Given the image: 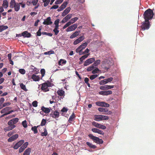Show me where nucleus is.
Masks as SVG:
<instances>
[{"instance_id": "1", "label": "nucleus", "mask_w": 155, "mask_h": 155, "mask_svg": "<svg viewBox=\"0 0 155 155\" xmlns=\"http://www.w3.org/2000/svg\"><path fill=\"white\" fill-rule=\"evenodd\" d=\"M153 15V11L150 8L146 10L143 14V18L146 21H148L152 19Z\"/></svg>"}, {"instance_id": "2", "label": "nucleus", "mask_w": 155, "mask_h": 155, "mask_svg": "<svg viewBox=\"0 0 155 155\" xmlns=\"http://www.w3.org/2000/svg\"><path fill=\"white\" fill-rule=\"evenodd\" d=\"M88 136L94 141L97 143L101 144H102L103 143V140L99 138L98 137L94 136L92 134H89Z\"/></svg>"}, {"instance_id": "3", "label": "nucleus", "mask_w": 155, "mask_h": 155, "mask_svg": "<svg viewBox=\"0 0 155 155\" xmlns=\"http://www.w3.org/2000/svg\"><path fill=\"white\" fill-rule=\"evenodd\" d=\"M94 116V120L97 121L102 120H107L109 119V117L106 116L95 115Z\"/></svg>"}, {"instance_id": "4", "label": "nucleus", "mask_w": 155, "mask_h": 155, "mask_svg": "<svg viewBox=\"0 0 155 155\" xmlns=\"http://www.w3.org/2000/svg\"><path fill=\"white\" fill-rule=\"evenodd\" d=\"M40 85H41V89L44 92H47L49 91V87L51 86V83L49 82L48 83L46 82ZM40 85H39V86Z\"/></svg>"}, {"instance_id": "5", "label": "nucleus", "mask_w": 155, "mask_h": 155, "mask_svg": "<svg viewBox=\"0 0 155 155\" xmlns=\"http://www.w3.org/2000/svg\"><path fill=\"white\" fill-rule=\"evenodd\" d=\"M150 27V24L149 21H146V20H145L142 23V25L141 26V29L143 31L148 29Z\"/></svg>"}, {"instance_id": "6", "label": "nucleus", "mask_w": 155, "mask_h": 155, "mask_svg": "<svg viewBox=\"0 0 155 155\" xmlns=\"http://www.w3.org/2000/svg\"><path fill=\"white\" fill-rule=\"evenodd\" d=\"M87 45V42H85L78 47L76 49V51L77 53H81L82 50L84 49Z\"/></svg>"}, {"instance_id": "7", "label": "nucleus", "mask_w": 155, "mask_h": 155, "mask_svg": "<svg viewBox=\"0 0 155 155\" xmlns=\"http://www.w3.org/2000/svg\"><path fill=\"white\" fill-rule=\"evenodd\" d=\"M113 78L112 77H110L108 78L107 79H105L99 82V84L100 85L105 84L109 82H110L112 81Z\"/></svg>"}, {"instance_id": "8", "label": "nucleus", "mask_w": 155, "mask_h": 155, "mask_svg": "<svg viewBox=\"0 0 155 155\" xmlns=\"http://www.w3.org/2000/svg\"><path fill=\"white\" fill-rule=\"evenodd\" d=\"M92 124L95 127L99 129L104 130L106 128V127L105 126L96 122L95 121L93 122L92 123Z\"/></svg>"}, {"instance_id": "9", "label": "nucleus", "mask_w": 155, "mask_h": 155, "mask_svg": "<svg viewBox=\"0 0 155 155\" xmlns=\"http://www.w3.org/2000/svg\"><path fill=\"white\" fill-rule=\"evenodd\" d=\"M96 104L97 106L105 107H109V104L104 102L97 101L96 102Z\"/></svg>"}, {"instance_id": "10", "label": "nucleus", "mask_w": 155, "mask_h": 155, "mask_svg": "<svg viewBox=\"0 0 155 155\" xmlns=\"http://www.w3.org/2000/svg\"><path fill=\"white\" fill-rule=\"evenodd\" d=\"M78 25L77 24H74L69 27L66 30L67 32L73 31L75 30L77 27Z\"/></svg>"}, {"instance_id": "11", "label": "nucleus", "mask_w": 155, "mask_h": 155, "mask_svg": "<svg viewBox=\"0 0 155 155\" xmlns=\"http://www.w3.org/2000/svg\"><path fill=\"white\" fill-rule=\"evenodd\" d=\"M51 117L54 118H58L60 115V113L59 112L55 110L54 111H52L50 114Z\"/></svg>"}, {"instance_id": "12", "label": "nucleus", "mask_w": 155, "mask_h": 155, "mask_svg": "<svg viewBox=\"0 0 155 155\" xmlns=\"http://www.w3.org/2000/svg\"><path fill=\"white\" fill-rule=\"evenodd\" d=\"M95 60L94 58H91L88 59L84 62V66H87L94 61Z\"/></svg>"}, {"instance_id": "13", "label": "nucleus", "mask_w": 155, "mask_h": 155, "mask_svg": "<svg viewBox=\"0 0 155 155\" xmlns=\"http://www.w3.org/2000/svg\"><path fill=\"white\" fill-rule=\"evenodd\" d=\"M53 23L51 21V18L49 17L47 18L46 19L44 20V21L43 22V24L45 25H50Z\"/></svg>"}, {"instance_id": "14", "label": "nucleus", "mask_w": 155, "mask_h": 155, "mask_svg": "<svg viewBox=\"0 0 155 155\" xmlns=\"http://www.w3.org/2000/svg\"><path fill=\"white\" fill-rule=\"evenodd\" d=\"M114 87V85H106L100 86V89L101 90H105L113 88Z\"/></svg>"}, {"instance_id": "15", "label": "nucleus", "mask_w": 155, "mask_h": 155, "mask_svg": "<svg viewBox=\"0 0 155 155\" xmlns=\"http://www.w3.org/2000/svg\"><path fill=\"white\" fill-rule=\"evenodd\" d=\"M18 120L19 119L16 117L9 120L8 123V125H15L14 124H16L18 122Z\"/></svg>"}, {"instance_id": "16", "label": "nucleus", "mask_w": 155, "mask_h": 155, "mask_svg": "<svg viewBox=\"0 0 155 155\" xmlns=\"http://www.w3.org/2000/svg\"><path fill=\"white\" fill-rule=\"evenodd\" d=\"M24 140H22L17 143L14 146L13 148L15 149H17L21 147L24 143Z\"/></svg>"}, {"instance_id": "17", "label": "nucleus", "mask_w": 155, "mask_h": 155, "mask_svg": "<svg viewBox=\"0 0 155 155\" xmlns=\"http://www.w3.org/2000/svg\"><path fill=\"white\" fill-rule=\"evenodd\" d=\"M28 144V143L27 142H25L24 144L19 149L18 152L19 153L22 152L27 147Z\"/></svg>"}, {"instance_id": "18", "label": "nucleus", "mask_w": 155, "mask_h": 155, "mask_svg": "<svg viewBox=\"0 0 155 155\" xmlns=\"http://www.w3.org/2000/svg\"><path fill=\"white\" fill-rule=\"evenodd\" d=\"M85 38L84 36H81L79 37L78 38L76 39L73 42V44L74 45H76L78 44V43L81 42L82 41H83L84 39Z\"/></svg>"}, {"instance_id": "19", "label": "nucleus", "mask_w": 155, "mask_h": 155, "mask_svg": "<svg viewBox=\"0 0 155 155\" xmlns=\"http://www.w3.org/2000/svg\"><path fill=\"white\" fill-rule=\"evenodd\" d=\"M72 14H69L65 16L62 20L61 22L64 23L66 22L72 17Z\"/></svg>"}, {"instance_id": "20", "label": "nucleus", "mask_w": 155, "mask_h": 155, "mask_svg": "<svg viewBox=\"0 0 155 155\" xmlns=\"http://www.w3.org/2000/svg\"><path fill=\"white\" fill-rule=\"evenodd\" d=\"M18 137V135L17 134H15L12 136L10 137L8 139V142H11L16 140Z\"/></svg>"}, {"instance_id": "21", "label": "nucleus", "mask_w": 155, "mask_h": 155, "mask_svg": "<svg viewBox=\"0 0 155 155\" xmlns=\"http://www.w3.org/2000/svg\"><path fill=\"white\" fill-rule=\"evenodd\" d=\"M19 35L20 36H22L24 37L29 38L31 37V35L30 33H28L27 31H25L23 32L21 35L20 34H19Z\"/></svg>"}, {"instance_id": "22", "label": "nucleus", "mask_w": 155, "mask_h": 155, "mask_svg": "<svg viewBox=\"0 0 155 155\" xmlns=\"http://www.w3.org/2000/svg\"><path fill=\"white\" fill-rule=\"evenodd\" d=\"M71 9L70 7H68L65 9L62 13V16L63 17L65 16L69 13Z\"/></svg>"}, {"instance_id": "23", "label": "nucleus", "mask_w": 155, "mask_h": 155, "mask_svg": "<svg viewBox=\"0 0 155 155\" xmlns=\"http://www.w3.org/2000/svg\"><path fill=\"white\" fill-rule=\"evenodd\" d=\"M9 126L4 128L5 131H9L15 128L16 126L15 125H8Z\"/></svg>"}, {"instance_id": "24", "label": "nucleus", "mask_w": 155, "mask_h": 155, "mask_svg": "<svg viewBox=\"0 0 155 155\" xmlns=\"http://www.w3.org/2000/svg\"><path fill=\"white\" fill-rule=\"evenodd\" d=\"M41 110L46 114H48L50 112V109L48 107H45L43 106L41 107Z\"/></svg>"}, {"instance_id": "25", "label": "nucleus", "mask_w": 155, "mask_h": 155, "mask_svg": "<svg viewBox=\"0 0 155 155\" xmlns=\"http://www.w3.org/2000/svg\"><path fill=\"white\" fill-rule=\"evenodd\" d=\"M80 33V31H76L70 36V38L71 39H72L76 37Z\"/></svg>"}, {"instance_id": "26", "label": "nucleus", "mask_w": 155, "mask_h": 155, "mask_svg": "<svg viewBox=\"0 0 155 155\" xmlns=\"http://www.w3.org/2000/svg\"><path fill=\"white\" fill-rule=\"evenodd\" d=\"M31 78L35 81H38L40 80L39 77L38 76L34 74L32 75Z\"/></svg>"}, {"instance_id": "27", "label": "nucleus", "mask_w": 155, "mask_h": 155, "mask_svg": "<svg viewBox=\"0 0 155 155\" xmlns=\"http://www.w3.org/2000/svg\"><path fill=\"white\" fill-rule=\"evenodd\" d=\"M75 115L74 113H73L71 115L69 118L68 121L70 123H71V122L74 120L75 119Z\"/></svg>"}, {"instance_id": "28", "label": "nucleus", "mask_w": 155, "mask_h": 155, "mask_svg": "<svg viewBox=\"0 0 155 155\" xmlns=\"http://www.w3.org/2000/svg\"><path fill=\"white\" fill-rule=\"evenodd\" d=\"M11 109V107H6L5 108L2 109L1 111V113L2 114L6 113L7 111H8Z\"/></svg>"}, {"instance_id": "29", "label": "nucleus", "mask_w": 155, "mask_h": 155, "mask_svg": "<svg viewBox=\"0 0 155 155\" xmlns=\"http://www.w3.org/2000/svg\"><path fill=\"white\" fill-rule=\"evenodd\" d=\"M98 110L100 112L104 113H107V112L108 111V109L107 108L101 107L98 108Z\"/></svg>"}, {"instance_id": "30", "label": "nucleus", "mask_w": 155, "mask_h": 155, "mask_svg": "<svg viewBox=\"0 0 155 155\" xmlns=\"http://www.w3.org/2000/svg\"><path fill=\"white\" fill-rule=\"evenodd\" d=\"M90 54H85L83 56H82L81 58H80L79 60L80 61H81V63H79L80 64H81L82 62L87 57L88 55H89Z\"/></svg>"}, {"instance_id": "31", "label": "nucleus", "mask_w": 155, "mask_h": 155, "mask_svg": "<svg viewBox=\"0 0 155 155\" xmlns=\"http://www.w3.org/2000/svg\"><path fill=\"white\" fill-rule=\"evenodd\" d=\"M31 152V148H28L24 152L23 155H29Z\"/></svg>"}, {"instance_id": "32", "label": "nucleus", "mask_w": 155, "mask_h": 155, "mask_svg": "<svg viewBox=\"0 0 155 155\" xmlns=\"http://www.w3.org/2000/svg\"><path fill=\"white\" fill-rule=\"evenodd\" d=\"M39 126H40L38 125L37 126H35L31 127V130L33 131L34 134H36L38 133L37 128Z\"/></svg>"}, {"instance_id": "33", "label": "nucleus", "mask_w": 155, "mask_h": 155, "mask_svg": "<svg viewBox=\"0 0 155 155\" xmlns=\"http://www.w3.org/2000/svg\"><path fill=\"white\" fill-rule=\"evenodd\" d=\"M57 93L59 96H62L64 95V92L62 90H58L57 91Z\"/></svg>"}, {"instance_id": "34", "label": "nucleus", "mask_w": 155, "mask_h": 155, "mask_svg": "<svg viewBox=\"0 0 155 155\" xmlns=\"http://www.w3.org/2000/svg\"><path fill=\"white\" fill-rule=\"evenodd\" d=\"M86 144L89 147L93 149H95L97 147L95 145L92 144L89 142H87Z\"/></svg>"}, {"instance_id": "35", "label": "nucleus", "mask_w": 155, "mask_h": 155, "mask_svg": "<svg viewBox=\"0 0 155 155\" xmlns=\"http://www.w3.org/2000/svg\"><path fill=\"white\" fill-rule=\"evenodd\" d=\"M66 63V61L64 59H61L58 62V64L61 65L62 64H65Z\"/></svg>"}, {"instance_id": "36", "label": "nucleus", "mask_w": 155, "mask_h": 155, "mask_svg": "<svg viewBox=\"0 0 155 155\" xmlns=\"http://www.w3.org/2000/svg\"><path fill=\"white\" fill-rule=\"evenodd\" d=\"M20 5H19V3H16V4L14 6L15 10L17 12L20 9Z\"/></svg>"}, {"instance_id": "37", "label": "nucleus", "mask_w": 155, "mask_h": 155, "mask_svg": "<svg viewBox=\"0 0 155 155\" xmlns=\"http://www.w3.org/2000/svg\"><path fill=\"white\" fill-rule=\"evenodd\" d=\"M8 2L6 0H4L3 1V6L5 8H6L8 7Z\"/></svg>"}, {"instance_id": "38", "label": "nucleus", "mask_w": 155, "mask_h": 155, "mask_svg": "<svg viewBox=\"0 0 155 155\" xmlns=\"http://www.w3.org/2000/svg\"><path fill=\"white\" fill-rule=\"evenodd\" d=\"M8 27L7 26L5 25H1L0 26V32H2V31L7 29Z\"/></svg>"}, {"instance_id": "39", "label": "nucleus", "mask_w": 155, "mask_h": 155, "mask_svg": "<svg viewBox=\"0 0 155 155\" xmlns=\"http://www.w3.org/2000/svg\"><path fill=\"white\" fill-rule=\"evenodd\" d=\"M101 60H97L96 61H95L93 65L95 67L97 66V65L100 64Z\"/></svg>"}, {"instance_id": "40", "label": "nucleus", "mask_w": 155, "mask_h": 155, "mask_svg": "<svg viewBox=\"0 0 155 155\" xmlns=\"http://www.w3.org/2000/svg\"><path fill=\"white\" fill-rule=\"evenodd\" d=\"M20 87L21 89L25 91H27L28 90L26 87L25 85L22 83L20 84Z\"/></svg>"}, {"instance_id": "41", "label": "nucleus", "mask_w": 155, "mask_h": 155, "mask_svg": "<svg viewBox=\"0 0 155 155\" xmlns=\"http://www.w3.org/2000/svg\"><path fill=\"white\" fill-rule=\"evenodd\" d=\"M16 3L15 0H11L10 2V7L11 8H13L14 6L16 5Z\"/></svg>"}, {"instance_id": "42", "label": "nucleus", "mask_w": 155, "mask_h": 155, "mask_svg": "<svg viewBox=\"0 0 155 155\" xmlns=\"http://www.w3.org/2000/svg\"><path fill=\"white\" fill-rule=\"evenodd\" d=\"M43 2H44V6L45 7L47 6L49 3L50 0H42Z\"/></svg>"}, {"instance_id": "43", "label": "nucleus", "mask_w": 155, "mask_h": 155, "mask_svg": "<svg viewBox=\"0 0 155 155\" xmlns=\"http://www.w3.org/2000/svg\"><path fill=\"white\" fill-rule=\"evenodd\" d=\"M68 4V3L67 2H64L61 5V8H62L64 9L66 7V6Z\"/></svg>"}, {"instance_id": "44", "label": "nucleus", "mask_w": 155, "mask_h": 155, "mask_svg": "<svg viewBox=\"0 0 155 155\" xmlns=\"http://www.w3.org/2000/svg\"><path fill=\"white\" fill-rule=\"evenodd\" d=\"M84 81L85 83L89 87H90V84L88 83V81H89V79L88 78H85Z\"/></svg>"}, {"instance_id": "45", "label": "nucleus", "mask_w": 155, "mask_h": 155, "mask_svg": "<svg viewBox=\"0 0 155 155\" xmlns=\"http://www.w3.org/2000/svg\"><path fill=\"white\" fill-rule=\"evenodd\" d=\"M44 131L41 133V135L42 136H46L48 134V132L46 129H44Z\"/></svg>"}, {"instance_id": "46", "label": "nucleus", "mask_w": 155, "mask_h": 155, "mask_svg": "<svg viewBox=\"0 0 155 155\" xmlns=\"http://www.w3.org/2000/svg\"><path fill=\"white\" fill-rule=\"evenodd\" d=\"M94 68V67L92 64L87 68V71H90L93 70Z\"/></svg>"}, {"instance_id": "47", "label": "nucleus", "mask_w": 155, "mask_h": 155, "mask_svg": "<svg viewBox=\"0 0 155 155\" xmlns=\"http://www.w3.org/2000/svg\"><path fill=\"white\" fill-rule=\"evenodd\" d=\"M98 76V75L97 74H93L90 76V79L91 80H93L97 77Z\"/></svg>"}, {"instance_id": "48", "label": "nucleus", "mask_w": 155, "mask_h": 155, "mask_svg": "<svg viewBox=\"0 0 155 155\" xmlns=\"http://www.w3.org/2000/svg\"><path fill=\"white\" fill-rule=\"evenodd\" d=\"M42 34L43 35H46L49 36H51L53 35L52 33L45 32H42Z\"/></svg>"}, {"instance_id": "49", "label": "nucleus", "mask_w": 155, "mask_h": 155, "mask_svg": "<svg viewBox=\"0 0 155 155\" xmlns=\"http://www.w3.org/2000/svg\"><path fill=\"white\" fill-rule=\"evenodd\" d=\"M22 124L24 128H26L27 127V121L26 120H25L22 122Z\"/></svg>"}, {"instance_id": "50", "label": "nucleus", "mask_w": 155, "mask_h": 155, "mask_svg": "<svg viewBox=\"0 0 155 155\" xmlns=\"http://www.w3.org/2000/svg\"><path fill=\"white\" fill-rule=\"evenodd\" d=\"M54 51H53L51 50L49 51L45 52L44 53V54L45 55L47 54H54Z\"/></svg>"}, {"instance_id": "51", "label": "nucleus", "mask_w": 155, "mask_h": 155, "mask_svg": "<svg viewBox=\"0 0 155 155\" xmlns=\"http://www.w3.org/2000/svg\"><path fill=\"white\" fill-rule=\"evenodd\" d=\"M46 123V121L45 119H43L41 122V126H44L45 125Z\"/></svg>"}, {"instance_id": "52", "label": "nucleus", "mask_w": 155, "mask_h": 155, "mask_svg": "<svg viewBox=\"0 0 155 155\" xmlns=\"http://www.w3.org/2000/svg\"><path fill=\"white\" fill-rule=\"evenodd\" d=\"M41 73V74L42 77H43L44 76L45 71V70L44 69H42L40 71Z\"/></svg>"}, {"instance_id": "53", "label": "nucleus", "mask_w": 155, "mask_h": 155, "mask_svg": "<svg viewBox=\"0 0 155 155\" xmlns=\"http://www.w3.org/2000/svg\"><path fill=\"white\" fill-rule=\"evenodd\" d=\"M19 72L21 74H24L25 73V71L23 69H20L19 70Z\"/></svg>"}, {"instance_id": "54", "label": "nucleus", "mask_w": 155, "mask_h": 155, "mask_svg": "<svg viewBox=\"0 0 155 155\" xmlns=\"http://www.w3.org/2000/svg\"><path fill=\"white\" fill-rule=\"evenodd\" d=\"M99 71V70L97 68H96L92 71V74H94L97 73V72Z\"/></svg>"}, {"instance_id": "55", "label": "nucleus", "mask_w": 155, "mask_h": 155, "mask_svg": "<svg viewBox=\"0 0 155 155\" xmlns=\"http://www.w3.org/2000/svg\"><path fill=\"white\" fill-rule=\"evenodd\" d=\"M89 49L88 48H87V49H86V50H85V51H84L83 52L82 54H81L80 53L79 54L80 55H81V54H86L88 53L89 52Z\"/></svg>"}, {"instance_id": "56", "label": "nucleus", "mask_w": 155, "mask_h": 155, "mask_svg": "<svg viewBox=\"0 0 155 155\" xmlns=\"http://www.w3.org/2000/svg\"><path fill=\"white\" fill-rule=\"evenodd\" d=\"M32 105L33 107H36L38 106V102L37 101H35L33 102L32 103Z\"/></svg>"}, {"instance_id": "57", "label": "nucleus", "mask_w": 155, "mask_h": 155, "mask_svg": "<svg viewBox=\"0 0 155 155\" xmlns=\"http://www.w3.org/2000/svg\"><path fill=\"white\" fill-rule=\"evenodd\" d=\"M78 19V18L77 17H75L74 18L71 19V21L73 23L76 21Z\"/></svg>"}, {"instance_id": "58", "label": "nucleus", "mask_w": 155, "mask_h": 155, "mask_svg": "<svg viewBox=\"0 0 155 155\" xmlns=\"http://www.w3.org/2000/svg\"><path fill=\"white\" fill-rule=\"evenodd\" d=\"M11 104V103L9 102H7L6 103H5L2 105V106L3 107H5L6 106H8L10 105Z\"/></svg>"}, {"instance_id": "59", "label": "nucleus", "mask_w": 155, "mask_h": 155, "mask_svg": "<svg viewBox=\"0 0 155 155\" xmlns=\"http://www.w3.org/2000/svg\"><path fill=\"white\" fill-rule=\"evenodd\" d=\"M99 94L102 95H106V91H102L99 92Z\"/></svg>"}, {"instance_id": "60", "label": "nucleus", "mask_w": 155, "mask_h": 155, "mask_svg": "<svg viewBox=\"0 0 155 155\" xmlns=\"http://www.w3.org/2000/svg\"><path fill=\"white\" fill-rule=\"evenodd\" d=\"M64 0H57L55 2L56 4L58 5L61 3Z\"/></svg>"}, {"instance_id": "61", "label": "nucleus", "mask_w": 155, "mask_h": 155, "mask_svg": "<svg viewBox=\"0 0 155 155\" xmlns=\"http://www.w3.org/2000/svg\"><path fill=\"white\" fill-rule=\"evenodd\" d=\"M38 2V0H34L33 1L31 2V3L34 5H35L37 4Z\"/></svg>"}, {"instance_id": "62", "label": "nucleus", "mask_w": 155, "mask_h": 155, "mask_svg": "<svg viewBox=\"0 0 155 155\" xmlns=\"http://www.w3.org/2000/svg\"><path fill=\"white\" fill-rule=\"evenodd\" d=\"M106 95L112 94V91H106Z\"/></svg>"}, {"instance_id": "63", "label": "nucleus", "mask_w": 155, "mask_h": 155, "mask_svg": "<svg viewBox=\"0 0 155 155\" xmlns=\"http://www.w3.org/2000/svg\"><path fill=\"white\" fill-rule=\"evenodd\" d=\"M58 29H54L53 30V31L54 32L55 34L56 35H57L59 32V31Z\"/></svg>"}, {"instance_id": "64", "label": "nucleus", "mask_w": 155, "mask_h": 155, "mask_svg": "<svg viewBox=\"0 0 155 155\" xmlns=\"http://www.w3.org/2000/svg\"><path fill=\"white\" fill-rule=\"evenodd\" d=\"M98 129L97 128H93L91 129V130L94 133H97Z\"/></svg>"}]
</instances>
